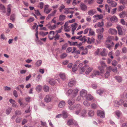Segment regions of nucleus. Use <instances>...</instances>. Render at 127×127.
Here are the masks:
<instances>
[{"mask_svg":"<svg viewBox=\"0 0 127 127\" xmlns=\"http://www.w3.org/2000/svg\"><path fill=\"white\" fill-rule=\"evenodd\" d=\"M113 39V37L112 36H108L105 42L106 47L108 48L109 50H111V44H112L113 45H114L113 42L112 41Z\"/></svg>","mask_w":127,"mask_h":127,"instance_id":"nucleus-1","label":"nucleus"},{"mask_svg":"<svg viewBox=\"0 0 127 127\" xmlns=\"http://www.w3.org/2000/svg\"><path fill=\"white\" fill-rule=\"evenodd\" d=\"M73 108L71 107H70L69 108L70 110L73 109L74 108L76 110L75 114H78L82 108V106L79 104H77L73 106Z\"/></svg>","mask_w":127,"mask_h":127,"instance_id":"nucleus-2","label":"nucleus"},{"mask_svg":"<svg viewBox=\"0 0 127 127\" xmlns=\"http://www.w3.org/2000/svg\"><path fill=\"white\" fill-rule=\"evenodd\" d=\"M93 69L92 67H89L88 65H85L81 68V70L82 71V72H83L86 70V74H88L92 71Z\"/></svg>","mask_w":127,"mask_h":127,"instance_id":"nucleus-3","label":"nucleus"},{"mask_svg":"<svg viewBox=\"0 0 127 127\" xmlns=\"http://www.w3.org/2000/svg\"><path fill=\"white\" fill-rule=\"evenodd\" d=\"M78 91V90L77 89H76L74 90L71 89H70L68 91L67 95H69L70 94H72L73 96L75 97L77 94Z\"/></svg>","mask_w":127,"mask_h":127,"instance_id":"nucleus-4","label":"nucleus"},{"mask_svg":"<svg viewBox=\"0 0 127 127\" xmlns=\"http://www.w3.org/2000/svg\"><path fill=\"white\" fill-rule=\"evenodd\" d=\"M53 98V96L52 95H47L44 98V101L47 103H48L50 102Z\"/></svg>","mask_w":127,"mask_h":127,"instance_id":"nucleus-5","label":"nucleus"},{"mask_svg":"<svg viewBox=\"0 0 127 127\" xmlns=\"http://www.w3.org/2000/svg\"><path fill=\"white\" fill-rule=\"evenodd\" d=\"M100 63L101 66L99 67L98 69L102 73L104 71L103 67L106 66V65L103 61L101 62Z\"/></svg>","mask_w":127,"mask_h":127,"instance_id":"nucleus-6","label":"nucleus"},{"mask_svg":"<svg viewBox=\"0 0 127 127\" xmlns=\"http://www.w3.org/2000/svg\"><path fill=\"white\" fill-rule=\"evenodd\" d=\"M107 2L112 7H115L117 5V3L112 0H107Z\"/></svg>","mask_w":127,"mask_h":127,"instance_id":"nucleus-7","label":"nucleus"},{"mask_svg":"<svg viewBox=\"0 0 127 127\" xmlns=\"http://www.w3.org/2000/svg\"><path fill=\"white\" fill-rule=\"evenodd\" d=\"M78 26V24L76 23H74L71 25L72 27V34H74V31L75 30L76 28Z\"/></svg>","mask_w":127,"mask_h":127,"instance_id":"nucleus-8","label":"nucleus"},{"mask_svg":"<svg viewBox=\"0 0 127 127\" xmlns=\"http://www.w3.org/2000/svg\"><path fill=\"white\" fill-rule=\"evenodd\" d=\"M49 5H45L44 7V12H45L47 14L50 13L51 11V9H49Z\"/></svg>","mask_w":127,"mask_h":127,"instance_id":"nucleus-9","label":"nucleus"},{"mask_svg":"<svg viewBox=\"0 0 127 127\" xmlns=\"http://www.w3.org/2000/svg\"><path fill=\"white\" fill-rule=\"evenodd\" d=\"M109 32L112 35H116L117 34V32L115 29L110 28L108 30Z\"/></svg>","mask_w":127,"mask_h":127,"instance_id":"nucleus-10","label":"nucleus"},{"mask_svg":"<svg viewBox=\"0 0 127 127\" xmlns=\"http://www.w3.org/2000/svg\"><path fill=\"white\" fill-rule=\"evenodd\" d=\"M123 102V100L122 99H120L119 102L118 101L115 100L114 102L115 103L114 105L116 107H119L120 105L122 104Z\"/></svg>","mask_w":127,"mask_h":127,"instance_id":"nucleus-11","label":"nucleus"},{"mask_svg":"<svg viewBox=\"0 0 127 127\" xmlns=\"http://www.w3.org/2000/svg\"><path fill=\"white\" fill-rule=\"evenodd\" d=\"M97 114V115L100 117L101 118H104L105 117L104 113L102 111L98 110Z\"/></svg>","mask_w":127,"mask_h":127,"instance_id":"nucleus-12","label":"nucleus"},{"mask_svg":"<svg viewBox=\"0 0 127 127\" xmlns=\"http://www.w3.org/2000/svg\"><path fill=\"white\" fill-rule=\"evenodd\" d=\"M54 31H51L50 32L48 35V37L49 39L51 40L54 38Z\"/></svg>","mask_w":127,"mask_h":127,"instance_id":"nucleus-13","label":"nucleus"},{"mask_svg":"<svg viewBox=\"0 0 127 127\" xmlns=\"http://www.w3.org/2000/svg\"><path fill=\"white\" fill-rule=\"evenodd\" d=\"M94 18H95L97 20L101 19L103 18V16L102 14H96L93 16Z\"/></svg>","mask_w":127,"mask_h":127,"instance_id":"nucleus-14","label":"nucleus"},{"mask_svg":"<svg viewBox=\"0 0 127 127\" xmlns=\"http://www.w3.org/2000/svg\"><path fill=\"white\" fill-rule=\"evenodd\" d=\"M11 6L9 4L8 5L7 7V15L8 16H9L11 13Z\"/></svg>","mask_w":127,"mask_h":127,"instance_id":"nucleus-15","label":"nucleus"},{"mask_svg":"<svg viewBox=\"0 0 127 127\" xmlns=\"http://www.w3.org/2000/svg\"><path fill=\"white\" fill-rule=\"evenodd\" d=\"M95 40V39L93 37H92L91 38L88 37L87 42L88 44H90L94 43Z\"/></svg>","mask_w":127,"mask_h":127,"instance_id":"nucleus-16","label":"nucleus"},{"mask_svg":"<svg viewBox=\"0 0 127 127\" xmlns=\"http://www.w3.org/2000/svg\"><path fill=\"white\" fill-rule=\"evenodd\" d=\"M9 101L12 104V106L13 107H17V105L15 104L16 102L14 100L12 99H11L9 100Z\"/></svg>","mask_w":127,"mask_h":127,"instance_id":"nucleus-17","label":"nucleus"},{"mask_svg":"<svg viewBox=\"0 0 127 127\" xmlns=\"http://www.w3.org/2000/svg\"><path fill=\"white\" fill-rule=\"evenodd\" d=\"M75 83L76 81L73 79H72L69 83L68 85L69 87H72L75 85Z\"/></svg>","mask_w":127,"mask_h":127,"instance_id":"nucleus-18","label":"nucleus"},{"mask_svg":"<svg viewBox=\"0 0 127 127\" xmlns=\"http://www.w3.org/2000/svg\"><path fill=\"white\" fill-rule=\"evenodd\" d=\"M110 20L112 22H116L118 21V18L115 16H114L111 18Z\"/></svg>","mask_w":127,"mask_h":127,"instance_id":"nucleus-19","label":"nucleus"},{"mask_svg":"<svg viewBox=\"0 0 127 127\" xmlns=\"http://www.w3.org/2000/svg\"><path fill=\"white\" fill-rule=\"evenodd\" d=\"M81 95L83 97L86 96L87 95V91L85 90H82L80 92Z\"/></svg>","mask_w":127,"mask_h":127,"instance_id":"nucleus-20","label":"nucleus"},{"mask_svg":"<svg viewBox=\"0 0 127 127\" xmlns=\"http://www.w3.org/2000/svg\"><path fill=\"white\" fill-rule=\"evenodd\" d=\"M96 11L95 9H92L90 10L88 12V14L90 15H92L96 13Z\"/></svg>","mask_w":127,"mask_h":127,"instance_id":"nucleus-21","label":"nucleus"},{"mask_svg":"<svg viewBox=\"0 0 127 127\" xmlns=\"http://www.w3.org/2000/svg\"><path fill=\"white\" fill-rule=\"evenodd\" d=\"M118 29V34L119 35H121L122 34V30L120 26H117L116 27Z\"/></svg>","mask_w":127,"mask_h":127,"instance_id":"nucleus-22","label":"nucleus"},{"mask_svg":"<svg viewBox=\"0 0 127 127\" xmlns=\"http://www.w3.org/2000/svg\"><path fill=\"white\" fill-rule=\"evenodd\" d=\"M0 9L2 10L3 13L5 12V8L4 5L0 4Z\"/></svg>","mask_w":127,"mask_h":127,"instance_id":"nucleus-23","label":"nucleus"},{"mask_svg":"<svg viewBox=\"0 0 127 127\" xmlns=\"http://www.w3.org/2000/svg\"><path fill=\"white\" fill-rule=\"evenodd\" d=\"M65 105V103L64 101H60L59 104V106L60 108L64 107Z\"/></svg>","mask_w":127,"mask_h":127,"instance_id":"nucleus-24","label":"nucleus"},{"mask_svg":"<svg viewBox=\"0 0 127 127\" xmlns=\"http://www.w3.org/2000/svg\"><path fill=\"white\" fill-rule=\"evenodd\" d=\"M66 16L64 15H60L59 17V21H63L65 19Z\"/></svg>","mask_w":127,"mask_h":127,"instance_id":"nucleus-25","label":"nucleus"},{"mask_svg":"<svg viewBox=\"0 0 127 127\" xmlns=\"http://www.w3.org/2000/svg\"><path fill=\"white\" fill-rule=\"evenodd\" d=\"M115 78L119 82H121L122 81V78L120 76H116L115 77Z\"/></svg>","mask_w":127,"mask_h":127,"instance_id":"nucleus-26","label":"nucleus"},{"mask_svg":"<svg viewBox=\"0 0 127 127\" xmlns=\"http://www.w3.org/2000/svg\"><path fill=\"white\" fill-rule=\"evenodd\" d=\"M80 7L81 10H83L85 11L87 9V6L83 3H81Z\"/></svg>","mask_w":127,"mask_h":127,"instance_id":"nucleus-27","label":"nucleus"},{"mask_svg":"<svg viewBox=\"0 0 127 127\" xmlns=\"http://www.w3.org/2000/svg\"><path fill=\"white\" fill-rule=\"evenodd\" d=\"M104 30V29L103 28L100 29H97L96 30V32L98 33V34H102Z\"/></svg>","mask_w":127,"mask_h":127,"instance_id":"nucleus-28","label":"nucleus"},{"mask_svg":"<svg viewBox=\"0 0 127 127\" xmlns=\"http://www.w3.org/2000/svg\"><path fill=\"white\" fill-rule=\"evenodd\" d=\"M59 75L61 78L63 80H64L65 79V75L64 73H60Z\"/></svg>","mask_w":127,"mask_h":127,"instance_id":"nucleus-29","label":"nucleus"},{"mask_svg":"<svg viewBox=\"0 0 127 127\" xmlns=\"http://www.w3.org/2000/svg\"><path fill=\"white\" fill-rule=\"evenodd\" d=\"M87 114V111L85 110H83L81 113V116L83 117H85Z\"/></svg>","mask_w":127,"mask_h":127,"instance_id":"nucleus-30","label":"nucleus"},{"mask_svg":"<svg viewBox=\"0 0 127 127\" xmlns=\"http://www.w3.org/2000/svg\"><path fill=\"white\" fill-rule=\"evenodd\" d=\"M95 35V33L93 30L91 28L90 29L88 35Z\"/></svg>","mask_w":127,"mask_h":127,"instance_id":"nucleus-31","label":"nucleus"},{"mask_svg":"<svg viewBox=\"0 0 127 127\" xmlns=\"http://www.w3.org/2000/svg\"><path fill=\"white\" fill-rule=\"evenodd\" d=\"M119 15L121 18H124L126 16V12L125 11L122 12L119 14Z\"/></svg>","mask_w":127,"mask_h":127,"instance_id":"nucleus-32","label":"nucleus"},{"mask_svg":"<svg viewBox=\"0 0 127 127\" xmlns=\"http://www.w3.org/2000/svg\"><path fill=\"white\" fill-rule=\"evenodd\" d=\"M86 99L88 100H91L93 99V97L90 95H87L86 96Z\"/></svg>","mask_w":127,"mask_h":127,"instance_id":"nucleus-33","label":"nucleus"},{"mask_svg":"<svg viewBox=\"0 0 127 127\" xmlns=\"http://www.w3.org/2000/svg\"><path fill=\"white\" fill-rule=\"evenodd\" d=\"M73 8H65L64 10V13L67 14L69 13V9H72Z\"/></svg>","mask_w":127,"mask_h":127,"instance_id":"nucleus-34","label":"nucleus"},{"mask_svg":"<svg viewBox=\"0 0 127 127\" xmlns=\"http://www.w3.org/2000/svg\"><path fill=\"white\" fill-rule=\"evenodd\" d=\"M107 54V53L106 52V50L105 49H104L102 52H101L100 53V55L102 56H106Z\"/></svg>","mask_w":127,"mask_h":127,"instance_id":"nucleus-35","label":"nucleus"},{"mask_svg":"<svg viewBox=\"0 0 127 127\" xmlns=\"http://www.w3.org/2000/svg\"><path fill=\"white\" fill-rule=\"evenodd\" d=\"M48 27L49 29L50 30H52L55 29L56 27V25L55 24L53 26L50 25V26H48Z\"/></svg>","mask_w":127,"mask_h":127,"instance_id":"nucleus-36","label":"nucleus"},{"mask_svg":"<svg viewBox=\"0 0 127 127\" xmlns=\"http://www.w3.org/2000/svg\"><path fill=\"white\" fill-rule=\"evenodd\" d=\"M97 38L98 40L100 41L103 39V35L102 34H98L97 35Z\"/></svg>","mask_w":127,"mask_h":127,"instance_id":"nucleus-37","label":"nucleus"},{"mask_svg":"<svg viewBox=\"0 0 127 127\" xmlns=\"http://www.w3.org/2000/svg\"><path fill=\"white\" fill-rule=\"evenodd\" d=\"M49 83L51 85H54L55 83V80L52 79H50L48 81Z\"/></svg>","mask_w":127,"mask_h":127,"instance_id":"nucleus-38","label":"nucleus"},{"mask_svg":"<svg viewBox=\"0 0 127 127\" xmlns=\"http://www.w3.org/2000/svg\"><path fill=\"white\" fill-rule=\"evenodd\" d=\"M12 110V108L11 107H9L7 109H6V113L8 115L10 114Z\"/></svg>","mask_w":127,"mask_h":127,"instance_id":"nucleus-39","label":"nucleus"},{"mask_svg":"<svg viewBox=\"0 0 127 127\" xmlns=\"http://www.w3.org/2000/svg\"><path fill=\"white\" fill-rule=\"evenodd\" d=\"M42 87V86L41 85L37 86L36 88V90L37 92H39L41 90Z\"/></svg>","mask_w":127,"mask_h":127,"instance_id":"nucleus-40","label":"nucleus"},{"mask_svg":"<svg viewBox=\"0 0 127 127\" xmlns=\"http://www.w3.org/2000/svg\"><path fill=\"white\" fill-rule=\"evenodd\" d=\"M43 5L44 3L43 2H40L38 4V6L40 9H42L43 8Z\"/></svg>","mask_w":127,"mask_h":127,"instance_id":"nucleus-41","label":"nucleus"},{"mask_svg":"<svg viewBox=\"0 0 127 127\" xmlns=\"http://www.w3.org/2000/svg\"><path fill=\"white\" fill-rule=\"evenodd\" d=\"M104 92V91L103 90L99 89L96 92L97 94H98L100 95H101Z\"/></svg>","mask_w":127,"mask_h":127,"instance_id":"nucleus-42","label":"nucleus"},{"mask_svg":"<svg viewBox=\"0 0 127 127\" xmlns=\"http://www.w3.org/2000/svg\"><path fill=\"white\" fill-rule=\"evenodd\" d=\"M43 90L45 92L49 91V87L46 85H44L43 87Z\"/></svg>","mask_w":127,"mask_h":127,"instance_id":"nucleus-43","label":"nucleus"},{"mask_svg":"<svg viewBox=\"0 0 127 127\" xmlns=\"http://www.w3.org/2000/svg\"><path fill=\"white\" fill-rule=\"evenodd\" d=\"M48 32H44L42 31L41 32L39 33V34L40 35H42V36L46 35L48 33Z\"/></svg>","mask_w":127,"mask_h":127,"instance_id":"nucleus-44","label":"nucleus"},{"mask_svg":"<svg viewBox=\"0 0 127 127\" xmlns=\"http://www.w3.org/2000/svg\"><path fill=\"white\" fill-rule=\"evenodd\" d=\"M74 123V121L72 119L69 120L67 122V125H71Z\"/></svg>","mask_w":127,"mask_h":127,"instance_id":"nucleus-45","label":"nucleus"},{"mask_svg":"<svg viewBox=\"0 0 127 127\" xmlns=\"http://www.w3.org/2000/svg\"><path fill=\"white\" fill-rule=\"evenodd\" d=\"M80 2V1H77L76 0H74L72 2V4L73 6H75L77 4H78Z\"/></svg>","mask_w":127,"mask_h":127,"instance_id":"nucleus-46","label":"nucleus"},{"mask_svg":"<svg viewBox=\"0 0 127 127\" xmlns=\"http://www.w3.org/2000/svg\"><path fill=\"white\" fill-rule=\"evenodd\" d=\"M68 43L71 45H76L77 46L78 42H73L72 43L69 41H68Z\"/></svg>","mask_w":127,"mask_h":127,"instance_id":"nucleus-47","label":"nucleus"},{"mask_svg":"<svg viewBox=\"0 0 127 127\" xmlns=\"http://www.w3.org/2000/svg\"><path fill=\"white\" fill-rule=\"evenodd\" d=\"M104 25V23L103 22H98L97 23V27H102Z\"/></svg>","mask_w":127,"mask_h":127,"instance_id":"nucleus-48","label":"nucleus"},{"mask_svg":"<svg viewBox=\"0 0 127 127\" xmlns=\"http://www.w3.org/2000/svg\"><path fill=\"white\" fill-rule=\"evenodd\" d=\"M74 100L72 99H69L68 101V103L69 105H73L74 103Z\"/></svg>","mask_w":127,"mask_h":127,"instance_id":"nucleus-49","label":"nucleus"},{"mask_svg":"<svg viewBox=\"0 0 127 127\" xmlns=\"http://www.w3.org/2000/svg\"><path fill=\"white\" fill-rule=\"evenodd\" d=\"M99 74V73L98 71L97 70H94V71L93 74L92 76H94L96 75H98Z\"/></svg>","mask_w":127,"mask_h":127,"instance_id":"nucleus-50","label":"nucleus"},{"mask_svg":"<svg viewBox=\"0 0 127 127\" xmlns=\"http://www.w3.org/2000/svg\"><path fill=\"white\" fill-rule=\"evenodd\" d=\"M42 63V61L41 60L37 61L36 63V65L37 66H40Z\"/></svg>","mask_w":127,"mask_h":127,"instance_id":"nucleus-51","label":"nucleus"},{"mask_svg":"<svg viewBox=\"0 0 127 127\" xmlns=\"http://www.w3.org/2000/svg\"><path fill=\"white\" fill-rule=\"evenodd\" d=\"M63 116L64 118H66L67 117V114L66 111H64L63 112Z\"/></svg>","mask_w":127,"mask_h":127,"instance_id":"nucleus-52","label":"nucleus"},{"mask_svg":"<svg viewBox=\"0 0 127 127\" xmlns=\"http://www.w3.org/2000/svg\"><path fill=\"white\" fill-rule=\"evenodd\" d=\"M88 2L89 4H90L93 3V0H85L84 1V2Z\"/></svg>","mask_w":127,"mask_h":127,"instance_id":"nucleus-53","label":"nucleus"},{"mask_svg":"<svg viewBox=\"0 0 127 127\" xmlns=\"http://www.w3.org/2000/svg\"><path fill=\"white\" fill-rule=\"evenodd\" d=\"M15 15L14 14H12L10 16V19L13 22L15 20Z\"/></svg>","mask_w":127,"mask_h":127,"instance_id":"nucleus-54","label":"nucleus"},{"mask_svg":"<svg viewBox=\"0 0 127 127\" xmlns=\"http://www.w3.org/2000/svg\"><path fill=\"white\" fill-rule=\"evenodd\" d=\"M110 73L109 72L107 71L106 72L105 74V78H107L110 76Z\"/></svg>","mask_w":127,"mask_h":127,"instance_id":"nucleus-55","label":"nucleus"},{"mask_svg":"<svg viewBox=\"0 0 127 127\" xmlns=\"http://www.w3.org/2000/svg\"><path fill=\"white\" fill-rule=\"evenodd\" d=\"M91 107L93 109H95L97 108L98 107V105H96L95 104H93L91 105Z\"/></svg>","mask_w":127,"mask_h":127,"instance_id":"nucleus-56","label":"nucleus"},{"mask_svg":"<svg viewBox=\"0 0 127 127\" xmlns=\"http://www.w3.org/2000/svg\"><path fill=\"white\" fill-rule=\"evenodd\" d=\"M115 114L117 115L118 117H119L121 114V112L119 111H117L115 112Z\"/></svg>","mask_w":127,"mask_h":127,"instance_id":"nucleus-57","label":"nucleus"},{"mask_svg":"<svg viewBox=\"0 0 127 127\" xmlns=\"http://www.w3.org/2000/svg\"><path fill=\"white\" fill-rule=\"evenodd\" d=\"M65 7V6L63 4L59 8V9L60 11V12H61L62 11V10L64 9Z\"/></svg>","mask_w":127,"mask_h":127,"instance_id":"nucleus-58","label":"nucleus"},{"mask_svg":"<svg viewBox=\"0 0 127 127\" xmlns=\"http://www.w3.org/2000/svg\"><path fill=\"white\" fill-rule=\"evenodd\" d=\"M18 102L20 104V106L22 107H24L25 106V105L22 102H21V100L20 99H18Z\"/></svg>","mask_w":127,"mask_h":127,"instance_id":"nucleus-59","label":"nucleus"},{"mask_svg":"<svg viewBox=\"0 0 127 127\" xmlns=\"http://www.w3.org/2000/svg\"><path fill=\"white\" fill-rule=\"evenodd\" d=\"M34 20V18L33 17H31L27 20V22L29 23H31Z\"/></svg>","mask_w":127,"mask_h":127,"instance_id":"nucleus-60","label":"nucleus"},{"mask_svg":"<svg viewBox=\"0 0 127 127\" xmlns=\"http://www.w3.org/2000/svg\"><path fill=\"white\" fill-rule=\"evenodd\" d=\"M117 64V62L116 60H114L112 62V65L114 66L116 65Z\"/></svg>","mask_w":127,"mask_h":127,"instance_id":"nucleus-61","label":"nucleus"},{"mask_svg":"<svg viewBox=\"0 0 127 127\" xmlns=\"http://www.w3.org/2000/svg\"><path fill=\"white\" fill-rule=\"evenodd\" d=\"M125 8V6L122 5L120 6L119 7V11H122Z\"/></svg>","mask_w":127,"mask_h":127,"instance_id":"nucleus-62","label":"nucleus"},{"mask_svg":"<svg viewBox=\"0 0 127 127\" xmlns=\"http://www.w3.org/2000/svg\"><path fill=\"white\" fill-rule=\"evenodd\" d=\"M94 112L93 111H91L89 112L88 114L90 116H93L94 115Z\"/></svg>","mask_w":127,"mask_h":127,"instance_id":"nucleus-63","label":"nucleus"},{"mask_svg":"<svg viewBox=\"0 0 127 127\" xmlns=\"http://www.w3.org/2000/svg\"><path fill=\"white\" fill-rule=\"evenodd\" d=\"M123 104L124 106L125 107H127V101L126 100H125L123 101V102L122 104Z\"/></svg>","mask_w":127,"mask_h":127,"instance_id":"nucleus-64","label":"nucleus"}]
</instances>
